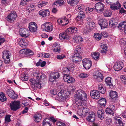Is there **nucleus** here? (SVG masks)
Wrapping results in <instances>:
<instances>
[{"label": "nucleus", "mask_w": 126, "mask_h": 126, "mask_svg": "<svg viewBox=\"0 0 126 126\" xmlns=\"http://www.w3.org/2000/svg\"><path fill=\"white\" fill-rule=\"evenodd\" d=\"M87 96L86 94L84 91L81 90L77 91L75 95L76 104L78 106H82L84 105V101L87 99Z\"/></svg>", "instance_id": "obj_1"}, {"label": "nucleus", "mask_w": 126, "mask_h": 126, "mask_svg": "<svg viewBox=\"0 0 126 126\" xmlns=\"http://www.w3.org/2000/svg\"><path fill=\"white\" fill-rule=\"evenodd\" d=\"M78 31L77 28L75 27H72L68 28L66 30L65 32L60 33L59 37L62 40L66 39L68 40L70 39V37L68 35L69 32L71 33H75Z\"/></svg>", "instance_id": "obj_2"}, {"label": "nucleus", "mask_w": 126, "mask_h": 126, "mask_svg": "<svg viewBox=\"0 0 126 126\" xmlns=\"http://www.w3.org/2000/svg\"><path fill=\"white\" fill-rule=\"evenodd\" d=\"M41 73H40L36 75V79L35 80L34 78H33L30 80V81L32 83L31 87L33 90L36 89L37 88L40 89L41 87L40 80V77Z\"/></svg>", "instance_id": "obj_3"}, {"label": "nucleus", "mask_w": 126, "mask_h": 126, "mask_svg": "<svg viewBox=\"0 0 126 126\" xmlns=\"http://www.w3.org/2000/svg\"><path fill=\"white\" fill-rule=\"evenodd\" d=\"M68 97V95L66 94V91H64L63 90H61L58 94V99L61 102L65 101Z\"/></svg>", "instance_id": "obj_4"}, {"label": "nucleus", "mask_w": 126, "mask_h": 126, "mask_svg": "<svg viewBox=\"0 0 126 126\" xmlns=\"http://www.w3.org/2000/svg\"><path fill=\"white\" fill-rule=\"evenodd\" d=\"M19 53L20 56L22 57L32 56L34 55V53L32 51L27 49H24L20 50Z\"/></svg>", "instance_id": "obj_5"}, {"label": "nucleus", "mask_w": 126, "mask_h": 126, "mask_svg": "<svg viewBox=\"0 0 126 126\" xmlns=\"http://www.w3.org/2000/svg\"><path fill=\"white\" fill-rule=\"evenodd\" d=\"M53 26L51 23L50 22H46L42 24L41 29L43 31L47 32H50L52 31Z\"/></svg>", "instance_id": "obj_6"}, {"label": "nucleus", "mask_w": 126, "mask_h": 126, "mask_svg": "<svg viewBox=\"0 0 126 126\" xmlns=\"http://www.w3.org/2000/svg\"><path fill=\"white\" fill-rule=\"evenodd\" d=\"M17 14L14 11H11L6 18V20L11 22H13L17 17Z\"/></svg>", "instance_id": "obj_7"}, {"label": "nucleus", "mask_w": 126, "mask_h": 126, "mask_svg": "<svg viewBox=\"0 0 126 126\" xmlns=\"http://www.w3.org/2000/svg\"><path fill=\"white\" fill-rule=\"evenodd\" d=\"M20 102L14 101L10 103L11 109L13 111L16 110L20 108Z\"/></svg>", "instance_id": "obj_8"}, {"label": "nucleus", "mask_w": 126, "mask_h": 126, "mask_svg": "<svg viewBox=\"0 0 126 126\" xmlns=\"http://www.w3.org/2000/svg\"><path fill=\"white\" fill-rule=\"evenodd\" d=\"M71 17V15L68 14L65 16L62 19H58L57 20V22L59 25H61L64 22H65L66 23L65 24H62V25L63 26L66 25L69 22L68 17H69L70 18Z\"/></svg>", "instance_id": "obj_9"}, {"label": "nucleus", "mask_w": 126, "mask_h": 126, "mask_svg": "<svg viewBox=\"0 0 126 126\" xmlns=\"http://www.w3.org/2000/svg\"><path fill=\"white\" fill-rule=\"evenodd\" d=\"M110 100L111 102L112 103L116 101L118 97V95L116 92L115 91H111L110 93Z\"/></svg>", "instance_id": "obj_10"}, {"label": "nucleus", "mask_w": 126, "mask_h": 126, "mask_svg": "<svg viewBox=\"0 0 126 126\" xmlns=\"http://www.w3.org/2000/svg\"><path fill=\"white\" fill-rule=\"evenodd\" d=\"M83 66L86 69H89L92 65V62L89 59H85L82 61Z\"/></svg>", "instance_id": "obj_11"}, {"label": "nucleus", "mask_w": 126, "mask_h": 126, "mask_svg": "<svg viewBox=\"0 0 126 126\" xmlns=\"http://www.w3.org/2000/svg\"><path fill=\"white\" fill-rule=\"evenodd\" d=\"M29 27L30 31L32 33L35 32L37 31V25L35 22H33L30 23Z\"/></svg>", "instance_id": "obj_12"}, {"label": "nucleus", "mask_w": 126, "mask_h": 126, "mask_svg": "<svg viewBox=\"0 0 126 126\" xmlns=\"http://www.w3.org/2000/svg\"><path fill=\"white\" fill-rule=\"evenodd\" d=\"M123 66V62L119 61L117 62L114 66V69L115 71H118L121 70Z\"/></svg>", "instance_id": "obj_13"}, {"label": "nucleus", "mask_w": 126, "mask_h": 126, "mask_svg": "<svg viewBox=\"0 0 126 126\" xmlns=\"http://www.w3.org/2000/svg\"><path fill=\"white\" fill-rule=\"evenodd\" d=\"M28 30L25 28H22L20 29L19 32L20 35L22 37H27L29 35L28 33Z\"/></svg>", "instance_id": "obj_14"}, {"label": "nucleus", "mask_w": 126, "mask_h": 126, "mask_svg": "<svg viewBox=\"0 0 126 126\" xmlns=\"http://www.w3.org/2000/svg\"><path fill=\"white\" fill-rule=\"evenodd\" d=\"M96 115L93 112H90L88 114V116L86 118L87 120L88 121L93 122L95 119Z\"/></svg>", "instance_id": "obj_15"}, {"label": "nucleus", "mask_w": 126, "mask_h": 126, "mask_svg": "<svg viewBox=\"0 0 126 126\" xmlns=\"http://www.w3.org/2000/svg\"><path fill=\"white\" fill-rule=\"evenodd\" d=\"M60 75L58 72L53 73L51 74L49 80L51 82H54L55 80L58 79Z\"/></svg>", "instance_id": "obj_16"}, {"label": "nucleus", "mask_w": 126, "mask_h": 126, "mask_svg": "<svg viewBox=\"0 0 126 126\" xmlns=\"http://www.w3.org/2000/svg\"><path fill=\"white\" fill-rule=\"evenodd\" d=\"M90 95L94 99H97L100 97L99 93L98 91L96 90L91 91Z\"/></svg>", "instance_id": "obj_17"}, {"label": "nucleus", "mask_w": 126, "mask_h": 126, "mask_svg": "<svg viewBox=\"0 0 126 126\" xmlns=\"http://www.w3.org/2000/svg\"><path fill=\"white\" fill-rule=\"evenodd\" d=\"M63 79L65 82L69 83H72L75 81V79L73 77H71L67 74L64 75Z\"/></svg>", "instance_id": "obj_18"}, {"label": "nucleus", "mask_w": 126, "mask_h": 126, "mask_svg": "<svg viewBox=\"0 0 126 126\" xmlns=\"http://www.w3.org/2000/svg\"><path fill=\"white\" fill-rule=\"evenodd\" d=\"M105 5L103 3L99 2L97 3L95 5V8L97 11H99L100 12L103 11Z\"/></svg>", "instance_id": "obj_19"}, {"label": "nucleus", "mask_w": 126, "mask_h": 126, "mask_svg": "<svg viewBox=\"0 0 126 126\" xmlns=\"http://www.w3.org/2000/svg\"><path fill=\"white\" fill-rule=\"evenodd\" d=\"M94 78L97 81L101 82L102 81L103 77L102 75L99 72H97L96 74L94 75Z\"/></svg>", "instance_id": "obj_20"}, {"label": "nucleus", "mask_w": 126, "mask_h": 126, "mask_svg": "<svg viewBox=\"0 0 126 126\" xmlns=\"http://www.w3.org/2000/svg\"><path fill=\"white\" fill-rule=\"evenodd\" d=\"M121 5L119 2L110 4V8L113 10L119 9L120 8Z\"/></svg>", "instance_id": "obj_21"}, {"label": "nucleus", "mask_w": 126, "mask_h": 126, "mask_svg": "<svg viewBox=\"0 0 126 126\" xmlns=\"http://www.w3.org/2000/svg\"><path fill=\"white\" fill-rule=\"evenodd\" d=\"M99 23L102 29V28H106L108 26V22L105 19H101L100 20Z\"/></svg>", "instance_id": "obj_22"}, {"label": "nucleus", "mask_w": 126, "mask_h": 126, "mask_svg": "<svg viewBox=\"0 0 126 126\" xmlns=\"http://www.w3.org/2000/svg\"><path fill=\"white\" fill-rule=\"evenodd\" d=\"M49 12L48 10H40L39 12V15L43 17L49 15Z\"/></svg>", "instance_id": "obj_23"}, {"label": "nucleus", "mask_w": 126, "mask_h": 126, "mask_svg": "<svg viewBox=\"0 0 126 126\" xmlns=\"http://www.w3.org/2000/svg\"><path fill=\"white\" fill-rule=\"evenodd\" d=\"M98 89L99 92L102 94H104L106 91V89L104 85L102 84H98Z\"/></svg>", "instance_id": "obj_24"}, {"label": "nucleus", "mask_w": 126, "mask_h": 126, "mask_svg": "<svg viewBox=\"0 0 126 126\" xmlns=\"http://www.w3.org/2000/svg\"><path fill=\"white\" fill-rule=\"evenodd\" d=\"M78 14L77 17V20L78 21L82 19L85 16L84 13L83 11H80Z\"/></svg>", "instance_id": "obj_25"}, {"label": "nucleus", "mask_w": 126, "mask_h": 126, "mask_svg": "<svg viewBox=\"0 0 126 126\" xmlns=\"http://www.w3.org/2000/svg\"><path fill=\"white\" fill-rule=\"evenodd\" d=\"M98 117L101 120L103 119L104 117V111L103 110H98L97 111Z\"/></svg>", "instance_id": "obj_26"}, {"label": "nucleus", "mask_w": 126, "mask_h": 126, "mask_svg": "<svg viewBox=\"0 0 126 126\" xmlns=\"http://www.w3.org/2000/svg\"><path fill=\"white\" fill-rule=\"evenodd\" d=\"M100 49H101L100 52L103 54H105L107 51V47L106 45L104 44H101L100 45Z\"/></svg>", "instance_id": "obj_27"}, {"label": "nucleus", "mask_w": 126, "mask_h": 126, "mask_svg": "<svg viewBox=\"0 0 126 126\" xmlns=\"http://www.w3.org/2000/svg\"><path fill=\"white\" fill-rule=\"evenodd\" d=\"M64 2L63 0H59L55 1L54 3V5L58 7L60 6H62L64 4Z\"/></svg>", "instance_id": "obj_28"}, {"label": "nucleus", "mask_w": 126, "mask_h": 126, "mask_svg": "<svg viewBox=\"0 0 126 126\" xmlns=\"http://www.w3.org/2000/svg\"><path fill=\"white\" fill-rule=\"evenodd\" d=\"M79 0H67V3L72 6L76 5L78 3Z\"/></svg>", "instance_id": "obj_29"}, {"label": "nucleus", "mask_w": 126, "mask_h": 126, "mask_svg": "<svg viewBox=\"0 0 126 126\" xmlns=\"http://www.w3.org/2000/svg\"><path fill=\"white\" fill-rule=\"evenodd\" d=\"M53 50L55 52H60V46L57 44H54L53 45L52 47Z\"/></svg>", "instance_id": "obj_30"}, {"label": "nucleus", "mask_w": 126, "mask_h": 126, "mask_svg": "<svg viewBox=\"0 0 126 126\" xmlns=\"http://www.w3.org/2000/svg\"><path fill=\"white\" fill-rule=\"evenodd\" d=\"M2 53L3 54L2 57H3L4 58L9 56L11 55V53L8 50H4L3 51Z\"/></svg>", "instance_id": "obj_31"}, {"label": "nucleus", "mask_w": 126, "mask_h": 126, "mask_svg": "<svg viewBox=\"0 0 126 126\" xmlns=\"http://www.w3.org/2000/svg\"><path fill=\"white\" fill-rule=\"evenodd\" d=\"M111 78L110 77H107L106 79L105 82L107 85H108L110 87H112L113 85L112 83L111 80Z\"/></svg>", "instance_id": "obj_32"}, {"label": "nucleus", "mask_w": 126, "mask_h": 126, "mask_svg": "<svg viewBox=\"0 0 126 126\" xmlns=\"http://www.w3.org/2000/svg\"><path fill=\"white\" fill-rule=\"evenodd\" d=\"M74 41L76 43H79L82 41V37L80 36H74Z\"/></svg>", "instance_id": "obj_33"}, {"label": "nucleus", "mask_w": 126, "mask_h": 126, "mask_svg": "<svg viewBox=\"0 0 126 126\" xmlns=\"http://www.w3.org/2000/svg\"><path fill=\"white\" fill-rule=\"evenodd\" d=\"M50 119L48 118L45 119L43 121V125L44 126H50V122L49 121Z\"/></svg>", "instance_id": "obj_34"}, {"label": "nucleus", "mask_w": 126, "mask_h": 126, "mask_svg": "<svg viewBox=\"0 0 126 126\" xmlns=\"http://www.w3.org/2000/svg\"><path fill=\"white\" fill-rule=\"evenodd\" d=\"M7 98L3 92L0 93V101L2 102H4L6 101Z\"/></svg>", "instance_id": "obj_35"}, {"label": "nucleus", "mask_w": 126, "mask_h": 126, "mask_svg": "<svg viewBox=\"0 0 126 126\" xmlns=\"http://www.w3.org/2000/svg\"><path fill=\"white\" fill-rule=\"evenodd\" d=\"M41 114H35L34 116V118L35 119V121L37 122H39L41 119Z\"/></svg>", "instance_id": "obj_36"}, {"label": "nucleus", "mask_w": 126, "mask_h": 126, "mask_svg": "<svg viewBox=\"0 0 126 126\" xmlns=\"http://www.w3.org/2000/svg\"><path fill=\"white\" fill-rule=\"evenodd\" d=\"M99 103L101 105L105 106L106 103V99L102 98L99 100Z\"/></svg>", "instance_id": "obj_37"}, {"label": "nucleus", "mask_w": 126, "mask_h": 126, "mask_svg": "<svg viewBox=\"0 0 126 126\" xmlns=\"http://www.w3.org/2000/svg\"><path fill=\"white\" fill-rule=\"evenodd\" d=\"M14 91H13L12 89L10 88L7 89L5 91V92L6 94L9 97L10 96L13 94Z\"/></svg>", "instance_id": "obj_38"}, {"label": "nucleus", "mask_w": 126, "mask_h": 126, "mask_svg": "<svg viewBox=\"0 0 126 126\" xmlns=\"http://www.w3.org/2000/svg\"><path fill=\"white\" fill-rule=\"evenodd\" d=\"M126 26V21H124L120 23L119 24L118 27L120 29H121L122 30L125 28V26Z\"/></svg>", "instance_id": "obj_39"}, {"label": "nucleus", "mask_w": 126, "mask_h": 126, "mask_svg": "<svg viewBox=\"0 0 126 126\" xmlns=\"http://www.w3.org/2000/svg\"><path fill=\"white\" fill-rule=\"evenodd\" d=\"M99 54L96 52H93L92 53L91 55V56L95 60H96L99 58Z\"/></svg>", "instance_id": "obj_40"}, {"label": "nucleus", "mask_w": 126, "mask_h": 126, "mask_svg": "<svg viewBox=\"0 0 126 126\" xmlns=\"http://www.w3.org/2000/svg\"><path fill=\"white\" fill-rule=\"evenodd\" d=\"M11 116V115H7L6 116L5 118V121L4 122V123L5 124H7L11 121V120L10 119Z\"/></svg>", "instance_id": "obj_41"}, {"label": "nucleus", "mask_w": 126, "mask_h": 126, "mask_svg": "<svg viewBox=\"0 0 126 126\" xmlns=\"http://www.w3.org/2000/svg\"><path fill=\"white\" fill-rule=\"evenodd\" d=\"M81 47L80 46H77L75 50L74 51V53L75 54H78L79 55V54L81 53Z\"/></svg>", "instance_id": "obj_42"}, {"label": "nucleus", "mask_w": 126, "mask_h": 126, "mask_svg": "<svg viewBox=\"0 0 126 126\" xmlns=\"http://www.w3.org/2000/svg\"><path fill=\"white\" fill-rule=\"evenodd\" d=\"M28 75L27 73H24L21 77V80L23 81L27 80L28 79Z\"/></svg>", "instance_id": "obj_43"}, {"label": "nucleus", "mask_w": 126, "mask_h": 126, "mask_svg": "<svg viewBox=\"0 0 126 126\" xmlns=\"http://www.w3.org/2000/svg\"><path fill=\"white\" fill-rule=\"evenodd\" d=\"M94 38L97 40H100L101 38V35L98 33H94Z\"/></svg>", "instance_id": "obj_44"}, {"label": "nucleus", "mask_w": 126, "mask_h": 126, "mask_svg": "<svg viewBox=\"0 0 126 126\" xmlns=\"http://www.w3.org/2000/svg\"><path fill=\"white\" fill-rule=\"evenodd\" d=\"M116 121L118 123V126H123V123L121 120V118L120 117H117L116 119Z\"/></svg>", "instance_id": "obj_45"}, {"label": "nucleus", "mask_w": 126, "mask_h": 126, "mask_svg": "<svg viewBox=\"0 0 126 126\" xmlns=\"http://www.w3.org/2000/svg\"><path fill=\"white\" fill-rule=\"evenodd\" d=\"M34 6L32 4H31L30 6L28 7L27 9V11L28 12V14L30 13V12L34 10Z\"/></svg>", "instance_id": "obj_46"}, {"label": "nucleus", "mask_w": 126, "mask_h": 126, "mask_svg": "<svg viewBox=\"0 0 126 126\" xmlns=\"http://www.w3.org/2000/svg\"><path fill=\"white\" fill-rule=\"evenodd\" d=\"M47 3L45 1H41L38 3V6L39 8H40L46 5Z\"/></svg>", "instance_id": "obj_47"}, {"label": "nucleus", "mask_w": 126, "mask_h": 126, "mask_svg": "<svg viewBox=\"0 0 126 126\" xmlns=\"http://www.w3.org/2000/svg\"><path fill=\"white\" fill-rule=\"evenodd\" d=\"M72 67H64L63 69V71L64 72L68 73L70 71V70L72 69Z\"/></svg>", "instance_id": "obj_48"}, {"label": "nucleus", "mask_w": 126, "mask_h": 126, "mask_svg": "<svg viewBox=\"0 0 126 126\" xmlns=\"http://www.w3.org/2000/svg\"><path fill=\"white\" fill-rule=\"evenodd\" d=\"M119 42L120 44L123 46L126 45V38L121 39L119 40Z\"/></svg>", "instance_id": "obj_49"}, {"label": "nucleus", "mask_w": 126, "mask_h": 126, "mask_svg": "<svg viewBox=\"0 0 126 126\" xmlns=\"http://www.w3.org/2000/svg\"><path fill=\"white\" fill-rule=\"evenodd\" d=\"M94 25L95 23L93 21H91L90 22H88L87 26V27L90 29L92 27H94Z\"/></svg>", "instance_id": "obj_50"}, {"label": "nucleus", "mask_w": 126, "mask_h": 126, "mask_svg": "<svg viewBox=\"0 0 126 126\" xmlns=\"http://www.w3.org/2000/svg\"><path fill=\"white\" fill-rule=\"evenodd\" d=\"M89 76L88 74L85 73H82L80 74L79 75V77L83 78H87Z\"/></svg>", "instance_id": "obj_51"}, {"label": "nucleus", "mask_w": 126, "mask_h": 126, "mask_svg": "<svg viewBox=\"0 0 126 126\" xmlns=\"http://www.w3.org/2000/svg\"><path fill=\"white\" fill-rule=\"evenodd\" d=\"M111 14V13H110L109 11L107 10L105 11L104 13V15L105 17H108L110 16Z\"/></svg>", "instance_id": "obj_52"}, {"label": "nucleus", "mask_w": 126, "mask_h": 126, "mask_svg": "<svg viewBox=\"0 0 126 126\" xmlns=\"http://www.w3.org/2000/svg\"><path fill=\"white\" fill-rule=\"evenodd\" d=\"M105 111L107 114H112L113 113L112 110L108 108H107L106 109Z\"/></svg>", "instance_id": "obj_53"}, {"label": "nucleus", "mask_w": 126, "mask_h": 126, "mask_svg": "<svg viewBox=\"0 0 126 126\" xmlns=\"http://www.w3.org/2000/svg\"><path fill=\"white\" fill-rule=\"evenodd\" d=\"M79 55L76 54L74 53V56L71 58V60L74 63H75L76 58L77 57H78Z\"/></svg>", "instance_id": "obj_54"}, {"label": "nucleus", "mask_w": 126, "mask_h": 126, "mask_svg": "<svg viewBox=\"0 0 126 126\" xmlns=\"http://www.w3.org/2000/svg\"><path fill=\"white\" fill-rule=\"evenodd\" d=\"M82 110V108H80L77 111V114L80 116L84 115Z\"/></svg>", "instance_id": "obj_55"}, {"label": "nucleus", "mask_w": 126, "mask_h": 126, "mask_svg": "<svg viewBox=\"0 0 126 126\" xmlns=\"http://www.w3.org/2000/svg\"><path fill=\"white\" fill-rule=\"evenodd\" d=\"M2 58L4 59V62L5 63L8 64L10 63V60L9 59V56L6 57L5 58H4L3 57H2Z\"/></svg>", "instance_id": "obj_56"}, {"label": "nucleus", "mask_w": 126, "mask_h": 126, "mask_svg": "<svg viewBox=\"0 0 126 126\" xmlns=\"http://www.w3.org/2000/svg\"><path fill=\"white\" fill-rule=\"evenodd\" d=\"M75 63H79L82 60L81 56L80 55H79L78 57H77Z\"/></svg>", "instance_id": "obj_57"}, {"label": "nucleus", "mask_w": 126, "mask_h": 126, "mask_svg": "<svg viewBox=\"0 0 126 126\" xmlns=\"http://www.w3.org/2000/svg\"><path fill=\"white\" fill-rule=\"evenodd\" d=\"M90 31V29L87 27L85 28L83 31L84 33L85 34H88Z\"/></svg>", "instance_id": "obj_58"}, {"label": "nucleus", "mask_w": 126, "mask_h": 126, "mask_svg": "<svg viewBox=\"0 0 126 126\" xmlns=\"http://www.w3.org/2000/svg\"><path fill=\"white\" fill-rule=\"evenodd\" d=\"M18 96V95L17 94L15 93L14 92L13 94L10 96V97L11 98L13 99H16L17 98Z\"/></svg>", "instance_id": "obj_59"}, {"label": "nucleus", "mask_w": 126, "mask_h": 126, "mask_svg": "<svg viewBox=\"0 0 126 126\" xmlns=\"http://www.w3.org/2000/svg\"><path fill=\"white\" fill-rule=\"evenodd\" d=\"M120 78L122 79L123 83L124 84H126V76L125 75H122Z\"/></svg>", "instance_id": "obj_60"}, {"label": "nucleus", "mask_w": 126, "mask_h": 126, "mask_svg": "<svg viewBox=\"0 0 126 126\" xmlns=\"http://www.w3.org/2000/svg\"><path fill=\"white\" fill-rule=\"evenodd\" d=\"M42 56L45 58H47L50 56V55L49 54L43 53L42 54Z\"/></svg>", "instance_id": "obj_61"}, {"label": "nucleus", "mask_w": 126, "mask_h": 126, "mask_svg": "<svg viewBox=\"0 0 126 126\" xmlns=\"http://www.w3.org/2000/svg\"><path fill=\"white\" fill-rule=\"evenodd\" d=\"M57 58L58 59L62 60L63 59L65 58V57L64 55H57Z\"/></svg>", "instance_id": "obj_62"}, {"label": "nucleus", "mask_w": 126, "mask_h": 126, "mask_svg": "<svg viewBox=\"0 0 126 126\" xmlns=\"http://www.w3.org/2000/svg\"><path fill=\"white\" fill-rule=\"evenodd\" d=\"M82 110L84 115L85 113H88L89 111V109L88 108L85 107H82Z\"/></svg>", "instance_id": "obj_63"}, {"label": "nucleus", "mask_w": 126, "mask_h": 126, "mask_svg": "<svg viewBox=\"0 0 126 126\" xmlns=\"http://www.w3.org/2000/svg\"><path fill=\"white\" fill-rule=\"evenodd\" d=\"M113 20H112L111 19L110 20L109 23V25L111 27L115 26V25L113 23V22H114V21L113 22Z\"/></svg>", "instance_id": "obj_64"}]
</instances>
